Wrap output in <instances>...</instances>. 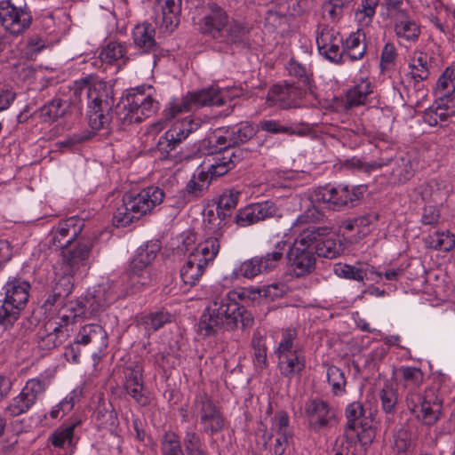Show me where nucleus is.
<instances>
[{"label":"nucleus","mask_w":455,"mask_h":455,"mask_svg":"<svg viewBox=\"0 0 455 455\" xmlns=\"http://www.w3.org/2000/svg\"><path fill=\"white\" fill-rule=\"evenodd\" d=\"M443 403L437 390L435 387H429L425 390L423 395H419V401L415 403V406L408 407V409L422 424L434 426L442 416Z\"/></svg>","instance_id":"6ab92c4d"},{"label":"nucleus","mask_w":455,"mask_h":455,"mask_svg":"<svg viewBox=\"0 0 455 455\" xmlns=\"http://www.w3.org/2000/svg\"><path fill=\"white\" fill-rule=\"evenodd\" d=\"M333 271L339 277L357 282H363L366 278L378 283L382 277V274L380 272H378L373 267L368 265L356 267L348 264L338 263L334 266Z\"/></svg>","instance_id":"c9c22d12"},{"label":"nucleus","mask_w":455,"mask_h":455,"mask_svg":"<svg viewBox=\"0 0 455 455\" xmlns=\"http://www.w3.org/2000/svg\"><path fill=\"white\" fill-rule=\"evenodd\" d=\"M394 24L395 36L404 42L415 43L421 34L419 22L411 17L408 10L389 17Z\"/></svg>","instance_id":"2f4dec72"},{"label":"nucleus","mask_w":455,"mask_h":455,"mask_svg":"<svg viewBox=\"0 0 455 455\" xmlns=\"http://www.w3.org/2000/svg\"><path fill=\"white\" fill-rule=\"evenodd\" d=\"M304 412L314 429L329 426L335 418L334 409L320 398L308 399L304 405Z\"/></svg>","instance_id":"c756f323"},{"label":"nucleus","mask_w":455,"mask_h":455,"mask_svg":"<svg viewBox=\"0 0 455 455\" xmlns=\"http://www.w3.org/2000/svg\"><path fill=\"white\" fill-rule=\"evenodd\" d=\"M187 455H208L204 437L193 427H187L182 438Z\"/></svg>","instance_id":"8fccbe9b"},{"label":"nucleus","mask_w":455,"mask_h":455,"mask_svg":"<svg viewBox=\"0 0 455 455\" xmlns=\"http://www.w3.org/2000/svg\"><path fill=\"white\" fill-rule=\"evenodd\" d=\"M199 30L220 43L234 44L248 47V33L246 27L232 20L227 12L217 5H211L210 11L199 22Z\"/></svg>","instance_id":"20e7f679"},{"label":"nucleus","mask_w":455,"mask_h":455,"mask_svg":"<svg viewBox=\"0 0 455 455\" xmlns=\"http://www.w3.org/2000/svg\"><path fill=\"white\" fill-rule=\"evenodd\" d=\"M381 410L389 415H394L397 411L398 389L392 383L387 381L379 392Z\"/></svg>","instance_id":"864d4df0"},{"label":"nucleus","mask_w":455,"mask_h":455,"mask_svg":"<svg viewBox=\"0 0 455 455\" xmlns=\"http://www.w3.org/2000/svg\"><path fill=\"white\" fill-rule=\"evenodd\" d=\"M434 63V57L422 51H415L410 59L409 83L412 84L414 92L411 93L409 98L414 99L417 106L427 97L428 90L426 88L424 81L428 79Z\"/></svg>","instance_id":"ddd939ff"},{"label":"nucleus","mask_w":455,"mask_h":455,"mask_svg":"<svg viewBox=\"0 0 455 455\" xmlns=\"http://www.w3.org/2000/svg\"><path fill=\"white\" fill-rule=\"evenodd\" d=\"M304 99L309 104L314 102V98L308 93V89L287 81L271 86L267 96V100L271 106L283 109L299 108L303 105Z\"/></svg>","instance_id":"f3484780"},{"label":"nucleus","mask_w":455,"mask_h":455,"mask_svg":"<svg viewBox=\"0 0 455 455\" xmlns=\"http://www.w3.org/2000/svg\"><path fill=\"white\" fill-rule=\"evenodd\" d=\"M79 394L76 390L68 393L58 404L53 406L49 411V416L52 419H57L68 413L74 408L75 403L79 400Z\"/></svg>","instance_id":"69168bd1"},{"label":"nucleus","mask_w":455,"mask_h":455,"mask_svg":"<svg viewBox=\"0 0 455 455\" xmlns=\"http://www.w3.org/2000/svg\"><path fill=\"white\" fill-rule=\"evenodd\" d=\"M251 347L253 348V363L254 365L260 370L267 368V347L266 344V338L260 334L259 331H255L251 338Z\"/></svg>","instance_id":"052dcab7"},{"label":"nucleus","mask_w":455,"mask_h":455,"mask_svg":"<svg viewBox=\"0 0 455 455\" xmlns=\"http://www.w3.org/2000/svg\"><path fill=\"white\" fill-rule=\"evenodd\" d=\"M364 35L360 30L352 32L341 45V59L348 58L351 61L362 60L366 52V44L363 42Z\"/></svg>","instance_id":"a19ab883"},{"label":"nucleus","mask_w":455,"mask_h":455,"mask_svg":"<svg viewBox=\"0 0 455 455\" xmlns=\"http://www.w3.org/2000/svg\"><path fill=\"white\" fill-rule=\"evenodd\" d=\"M287 246L286 241L278 242L272 251L267 252L261 257H253L236 266L233 269L231 276L235 279L240 277L251 279L260 274L275 269L283 259Z\"/></svg>","instance_id":"9b49d317"},{"label":"nucleus","mask_w":455,"mask_h":455,"mask_svg":"<svg viewBox=\"0 0 455 455\" xmlns=\"http://www.w3.org/2000/svg\"><path fill=\"white\" fill-rule=\"evenodd\" d=\"M259 127L262 131L272 134H288V135H307L310 129L308 126L299 127L297 125H283L276 120H262L259 123Z\"/></svg>","instance_id":"3c124183"},{"label":"nucleus","mask_w":455,"mask_h":455,"mask_svg":"<svg viewBox=\"0 0 455 455\" xmlns=\"http://www.w3.org/2000/svg\"><path fill=\"white\" fill-rule=\"evenodd\" d=\"M219 87L210 86L197 92H188L194 108H198L206 106H219L221 100L218 99Z\"/></svg>","instance_id":"5fc2aeb1"},{"label":"nucleus","mask_w":455,"mask_h":455,"mask_svg":"<svg viewBox=\"0 0 455 455\" xmlns=\"http://www.w3.org/2000/svg\"><path fill=\"white\" fill-rule=\"evenodd\" d=\"M155 36V28L148 22L135 26L132 31V39L136 47L144 53H153L154 57L156 56L159 49Z\"/></svg>","instance_id":"4c0bfd02"},{"label":"nucleus","mask_w":455,"mask_h":455,"mask_svg":"<svg viewBox=\"0 0 455 455\" xmlns=\"http://www.w3.org/2000/svg\"><path fill=\"white\" fill-rule=\"evenodd\" d=\"M372 92V85L368 78L361 79L346 93V108L364 105L368 96Z\"/></svg>","instance_id":"a18cd8bd"},{"label":"nucleus","mask_w":455,"mask_h":455,"mask_svg":"<svg viewBox=\"0 0 455 455\" xmlns=\"http://www.w3.org/2000/svg\"><path fill=\"white\" fill-rule=\"evenodd\" d=\"M74 96L76 100L82 102L87 100L88 106V124L92 132H84L81 134H75L72 141H66L67 144L81 143L89 140L100 130H108L113 119L112 108L114 98L112 92L105 84L99 83L92 84L87 78L76 81L74 84Z\"/></svg>","instance_id":"f03ea898"},{"label":"nucleus","mask_w":455,"mask_h":455,"mask_svg":"<svg viewBox=\"0 0 455 455\" xmlns=\"http://www.w3.org/2000/svg\"><path fill=\"white\" fill-rule=\"evenodd\" d=\"M366 188L363 186L327 184L315 191V199L326 204L329 210L335 212L345 211L355 207L363 198Z\"/></svg>","instance_id":"9d476101"},{"label":"nucleus","mask_w":455,"mask_h":455,"mask_svg":"<svg viewBox=\"0 0 455 455\" xmlns=\"http://www.w3.org/2000/svg\"><path fill=\"white\" fill-rule=\"evenodd\" d=\"M202 123V119L190 116L175 122L159 138L157 142V150L160 153L159 158L161 160H169L174 164L181 162L185 156L182 152L176 149L190 134L201 127Z\"/></svg>","instance_id":"1a4fd4ad"},{"label":"nucleus","mask_w":455,"mask_h":455,"mask_svg":"<svg viewBox=\"0 0 455 455\" xmlns=\"http://www.w3.org/2000/svg\"><path fill=\"white\" fill-rule=\"evenodd\" d=\"M92 246L93 239L87 235L81 236L74 245L70 244L60 249V268L76 274L87 261Z\"/></svg>","instance_id":"412c9836"},{"label":"nucleus","mask_w":455,"mask_h":455,"mask_svg":"<svg viewBox=\"0 0 455 455\" xmlns=\"http://www.w3.org/2000/svg\"><path fill=\"white\" fill-rule=\"evenodd\" d=\"M343 37L335 28L320 25L316 30V44L318 52L331 62L341 61V45Z\"/></svg>","instance_id":"393cba45"},{"label":"nucleus","mask_w":455,"mask_h":455,"mask_svg":"<svg viewBox=\"0 0 455 455\" xmlns=\"http://www.w3.org/2000/svg\"><path fill=\"white\" fill-rule=\"evenodd\" d=\"M385 162L388 163L387 164H389L392 162V160L389 159ZM393 162L394 166L390 173L391 180L393 182L403 184L413 177L415 173V169L413 166V163L409 157L396 158L393 160Z\"/></svg>","instance_id":"09e8293b"},{"label":"nucleus","mask_w":455,"mask_h":455,"mask_svg":"<svg viewBox=\"0 0 455 455\" xmlns=\"http://www.w3.org/2000/svg\"><path fill=\"white\" fill-rule=\"evenodd\" d=\"M172 315L165 309L151 312L141 317L140 323L146 331L155 332L163 328L166 323H171Z\"/></svg>","instance_id":"6e6d98bb"},{"label":"nucleus","mask_w":455,"mask_h":455,"mask_svg":"<svg viewBox=\"0 0 455 455\" xmlns=\"http://www.w3.org/2000/svg\"><path fill=\"white\" fill-rule=\"evenodd\" d=\"M124 388L125 392L141 407L150 403L149 395L145 391L143 367L138 363H131L124 369Z\"/></svg>","instance_id":"b1692460"},{"label":"nucleus","mask_w":455,"mask_h":455,"mask_svg":"<svg viewBox=\"0 0 455 455\" xmlns=\"http://www.w3.org/2000/svg\"><path fill=\"white\" fill-rule=\"evenodd\" d=\"M427 247L450 251L455 247V235L449 231H435L426 238Z\"/></svg>","instance_id":"4d7b16f0"},{"label":"nucleus","mask_w":455,"mask_h":455,"mask_svg":"<svg viewBox=\"0 0 455 455\" xmlns=\"http://www.w3.org/2000/svg\"><path fill=\"white\" fill-rule=\"evenodd\" d=\"M161 9V14L156 16L157 26L167 31H172L180 23L181 0H156Z\"/></svg>","instance_id":"f704fd0d"},{"label":"nucleus","mask_w":455,"mask_h":455,"mask_svg":"<svg viewBox=\"0 0 455 455\" xmlns=\"http://www.w3.org/2000/svg\"><path fill=\"white\" fill-rule=\"evenodd\" d=\"M159 108L158 101L144 88L132 89L125 97L116 104L114 114L122 125L140 123L152 116Z\"/></svg>","instance_id":"0eeeda50"},{"label":"nucleus","mask_w":455,"mask_h":455,"mask_svg":"<svg viewBox=\"0 0 455 455\" xmlns=\"http://www.w3.org/2000/svg\"><path fill=\"white\" fill-rule=\"evenodd\" d=\"M379 4V0H362L355 12L356 22L362 27L370 26Z\"/></svg>","instance_id":"bf43d9fd"},{"label":"nucleus","mask_w":455,"mask_h":455,"mask_svg":"<svg viewBox=\"0 0 455 455\" xmlns=\"http://www.w3.org/2000/svg\"><path fill=\"white\" fill-rule=\"evenodd\" d=\"M434 94L439 102L446 100V102L455 103V69L453 68H446L438 77Z\"/></svg>","instance_id":"58836bf2"},{"label":"nucleus","mask_w":455,"mask_h":455,"mask_svg":"<svg viewBox=\"0 0 455 455\" xmlns=\"http://www.w3.org/2000/svg\"><path fill=\"white\" fill-rule=\"evenodd\" d=\"M76 340L82 346L88 347L93 357H100L108 346V336L105 329L95 323L82 326L76 336Z\"/></svg>","instance_id":"a878e982"},{"label":"nucleus","mask_w":455,"mask_h":455,"mask_svg":"<svg viewBox=\"0 0 455 455\" xmlns=\"http://www.w3.org/2000/svg\"><path fill=\"white\" fill-rule=\"evenodd\" d=\"M325 219L323 212L313 206L306 212L299 215L293 222L291 228L294 232H299L294 243L286 252L287 264L296 277H303L311 274L315 269L317 249L314 245L316 243L317 231L299 229L304 224L323 222Z\"/></svg>","instance_id":"7ed1b4c3"},{"label":"nucleus","mask_w":455,"mask_h":455,"mask_svg":"<svg viewBox=\"0 0 455 455\" xmlns=\"http://www.w3.org/2000/svg\"><path fill=\"white\" fill-rule=\"evenodd\" d=\"M74 275L75 273L60 268L55 273L54 285L52 290L57 292L59 297L66 299L73 290Z\"/></svg>","instance_id":"e2e57ef3"},{"label":"nucleus","mask_w":455,"mask_h":455,"mask_svg":"<svg viewBox=\"0 0 455 455\" xmlns=\"http://www.w3.org/2000/svg\"><path fill=\"white\" fill-rule=\"evenodd\" d=\"M243 157V151L241 148L225 146L219 148L215 152L214 161L232 168L235 166Z\"/></svg>","instance_id":"0e129e2a"},{"label":"nucleus","mask_w":455,"mask_h":455,"mask_svg":"<svg viewBox=\"0 0 455 455\" xmlns=\"http://www.w3.org/2000/svg\"><path fill=\"white\" fill-rule=\"evenodd\" d=\"M277 212L276 205L270 201L251 204L238 211L235 222L243 228L272 218Z\"/></svg>","instance_id":"cd10ccee"},{"label":"nucleus","mask_w":455,"mask_h":455,"mask_svg":"<svg viewBox=\"0 0 455 455\" xmlns=\"http://www.w3.org/2000/svg\"><path fill=\"white\" fill-rule=\"evenodd\" d=\"M307 230L317 231V236L315 237L316 243H314L317 249L318 257H323L327 259H336L340 256L344 251V244L339 239L326 238L323 239V236L327 235L331 228L326 226H315L310 225L306 228Z\"/></svg>","instance_id":"473e14b6"},{"label":"nucleus","mask_w":455,"mask_h":455,"mask_svg":"<svg viewBox=\"0 0 455 455\" xmlns=\"http://www.w3.org/2000/svg\"><path fill=\"white\" fill-rule=\"evenodd\" d=\"M31 284L21 277L10 276L3 286V299L25 308L28 302Z\"/></svg>","instance_id":"72a5a7b5"},{"label":"nucleus","mask_w":455,"mask_h":455,"mask_svg":"<svg viewBox=\"0 0 455 455\" xmlns=\"http://www.w3.org/2000/svg\"><path fill=\"white\" fill-rule=\"evenodd\" d=\"M81 421L76 420L69 424H62L50 435L49 440L56 448H64L75 446L76 428Z\"/></svg>","instance_id":"49530a36"},{"label":"nucleus","mask_w":455,"mask_h":455,"mask_svg":"<svg viewBox=\"0 0 455 455\" xmlns=\"http://www.w3.org/2000/svg\"><path fill=\"white\" fill-rule=\"evenodd\" d=\"M220 132L229 134V144L233 148L246 143L255 134V129L248 122H241L232 126H223L218 129Z\"/></svg>","instance_id":"37998d69"},{"label":"nucleus","mask_w":455,"mask_h":455,"mask_svg":"<svg viewBox=\"0 0 455 455\" xmlns=\"http://www.w3.org/2000/svg\"><path fill=\"white\" fill-rule=\"evenodd\" d=\"M453 116H455V103L446 102V100L439 102V100L435 99L433 105L425 110L423 119L428 125L436 126Z\"/></svg>","instance_id":"ea45409f"},{"label":"nucleus","mask_w":455,"mask_h":455,"mask_svg":"<svg viewBox=\"0 0 455 455\" xmlns=\"http://www.w3.org/2000/svg\"><path fill=\"white\" fill-rule=\"evenodd\" d=\"M74 101L54 98L40 108V116L44 122H54L59 118L66 116L73 109L80 111L78 101L74 97Z\"/></svg>","instance_id":"e433bc0d"},{"label":"nucleus","mask_w":455,"mask_h":455,"mask_svg":"<svg viewBox=\"0 0 455 455\" xmlns=\"http://www.w3.org/2000/svg\"><path fill=\"white\" fill-rule=\"evenodd\" d=\"M0 23L12 35H20L32 23V15L27 8L15 6L11 0L0 2Z\"/></svg>","instance_id":"aec40b11"},{"label":"nucleus","mask_w":455,"mask_h":455,"mask_svg":"<svg viewBox=\"0 0 455 455\" xmlns=\"http://www.w3.org/2000/svg\"><path fill=\"white\" fill-rule=\"evenodd\" d=\"M208 267L199 259L188 254V259L180 271V279L189 288L196 285Z\"/></svg>","instance_id":"c03bdc74"},{"label":"nucleus","mask_w":455,"mask_h":455,"mask_svg":"<svg viewBox=\"0 0 455 455\" xmlns=\"http://www.w3.org/2000/svg\"><path fill=\"white\" fill-rule=\"evenodd\" d=\"M84 228V220L78 216H72L59 221L49 234V247L60 251L68 245L78 241Z\"/></svg>","instance_id":"a211bd4d"},{"label":"nucleus","mask_w":455,"mask_h":455,"mask_svg":"<svg viewBox=\"0 0 455 455\" xmlns=\"http://www.w3.org/2000/svg\"><path fill=\"white\" fill-rule=\"evenodd\" d=\"M192 409L199 418L203 433L212 437L224 430L226 425L224 415L207 393L202 392L196 395Z\"/></svg>","instance_id":"f8f14e48"},{"label":"nucleus","mask_w":455,"mask_h":455,"mask_svg":"<svg viewBox=\"0 0 455 455\" xmlns=\"http://www.w3.org/2000/svg\"><path fill=\"white\" fill-rule=\"evenodd\" d=\"M72 309L73 307L65 305L56 315L44 320L36 332L37 347L41 350H52L70 337L76 314L68 315L67 312Z\"/></svg>","instance_id":"6e6552de"},{"label":"nucleus","mask_w":455,"mask_h":455,"mask_svg":"<svg viewBox=\"0 0 455 455\" xmlns=\"http://www.w3.org/2000/svg\"><path fill=\"white\" fill-rule=\"evenodd\" d=\"M161 455H185L180 438L173 431H166L160 439Z\"/></svg>","instance_id":"680f3d73"},{"label":"nucleus","mask_w":455,"mask_h":455,"mask_svg":"<svg viewBox=\"0 0 455 455\" xmlns=\"http://www.w3.org/2000/svg\"><path fill=\"white\" fill-rule=\"evenodd\" d=\"M115 299L116 295L108 284H100L93 287L92 290H88L86 296L80 302V312L76 314V315L84 314L87 310L92 315H96L105 310Z\"/></svg>","instance_id":"c85d7f7f"},{"label":"nucleus","mask_w":455,"mask_h":455,"mask_svg":"<svg viewBox=\"0 0 455 455\" xmlns=\"http://www.w3.org/2000/svg\"><path fill=\"white\" fill-rule=\"evenodd\" d=\"M165 193L159 187L149 186L139 192L125 193L123 204L114 213V221L117 227H126L134 220L150 213L157 205L161 204Z\"/></svg>","instance_id":"39448f33"},{"label":"nucleus","mask_w":455,"mask_h":455,"mask_svg":"<svg viewBox=\"0 0 455 455\" xmlns=\"http://www.w3.org/2000/svg\"><path fill=\"white\" fill-rule=\"evenodd\" d=\"M327 381L334 395H342L346 389V378L344 372L337 366L331 365L327 369Z\"/></svg>","instance_id":"338daca9"},{"label":"nucleus","mask_w":455,"mask_h":455,"mask_svg":"<svg viewBox=\"0 0 455 455\" xmlns=\"http://www.w3.org/2000/svg\"><path fill=\"white\" fill-rule=\"evenodd\" d=\"M160 249L159 241H150L138 248L128 270V277L132 286H145L150 283L149 265Z\"/></svg>","instance_id":"dca6fc26"},{"label":"nucleus","mask_w":455,"mask_h":455,"mask_svg":"<svg viewBox=\"0 0 455 455\" xmlns=\"http://www.w3.org/2000/svg\"><path fill=\"white\" fill-rule=\"evenodd\" d=\"M224 233L225 223L220 227H215L214 223H211V226L206 228L205 239L199 243L189 254L199 259L206 266H209L213 262L220 251V242L224 237Z\"/></svg>","instance_id":"5701e85b"},{"label":"nucleus","mask_w":455,"mask_h":455,"mask_svg":"<svg viewBox=\"0 0 455 455\" xmlns=\"http://www.w3.org/2000/svg\"><path fill=\"white\" fill-rule=\"evenodd\" d=\"M241 295L230 291L225 296L214 298L202 313L197 323V333L203 337H211L220 331H234L241 323L242 329L251 328L254 318L243 306L237 301Z\"/></svg>","instance_id":"f257e3e1"},{"label":"nucleus","mask_w":455,"mask_h":455,"mask_svg":"<svg viewBox=\"0 0 455 455\" xmlns=\"http://www.w3.org/2000/svg\"><path fill=\"white\" fill-rule=\"evenodd\" d=\"M194 108L189 94L181 99H174L169 102L168 107L164 110V116L167 120L174 118L178 114L189 112Z\"/></svg>","instance_id":"774afa93"},{"label":"nucleus","mask_w":455,"mask_h":455,"mask_svg":"<svg viewBox=\"0 0 455 455\" xmlns=\"http://www.w3.org/2000/svg\"><path fill=\"white\" fill-rule=\"evenodd\" d=\"M398 372L401 374L400 385L405 392L407 407H414L415 403L419 401L424 373L419 368L405 365L401 366Z\"/></svg>","instance_id":"bb28decb"},{"label":"nucleus","mask_w":455,"mask_h":455,"mask_svg":"<svg viewBox=\"0 0 455 455\" xmlns=\"http://www.w3.org/2000/svg\"><path fill=\"white\" fill-rule=\"evenodd\" d=\"M95 419L99 427L102 429L113 431L118 426L117 413L111 404L98 406L95 411Z\"/></svg>","instance_id":"13d9d810"},{"label":"nucleus","mask_w":455,"mask_h":455,"mask_svg":"<svg viewBox=\"0 0 455 455\" xmlns=\"http://www.w3.org/2000/svg\"><path fill=\"white\" fill-rule=\"evenodd\" d=\"M211 184L209 173L204 171H200L198 173H194L189 181L187 183L183 190L179 191L176 196L175 206L177 208H183L188 203L197 199L203 196Z\"/></svg>","instance_id":"7c9ffc66"},{"label":"nucleus","mask_w":455,"mask_h":455,"mask_svg":"<svg viewBox=\"0 0 455 455\" xmlns=\"http://www.w3.org/2000/svg\"><path fill=\"white\" fill-rule=\"evenodd\" d=\"M286 68L290 76L298 79V83L301 84V87L308 89V93L314 98V102H310V105L315 108L318 107L321 104V99L315 92L316 87L310 82L306 67L292 59L288 62Z\"/></svg>","instance_id":"79ce46f5"},{"label":"nucleus","mask_w":455,"mask_h":455,"mask_svg":"<svg viewBox=\"0 0 455 455\" xmlns=\"http://www.w3.org/2000/svg\"><path fill=\"white\" fill-rule=\"evenodd\" d=\"M240 193L234 190L223 192L220 196L217 205V216L219 222L215 227H220L225 223L227 227V219L231 217L233 210L236 207Z\"/></svg>","instance_id":"de8ad7c7"},{"label":"nucleus","mask_w":455,"mask_h":455,"mask_svg":"<svg viewBox=\"0 0 455 455\" xmlns=\"http://www.w3.org/2000/svg\"><path fill=\"white\" fill-rule=\"evenodd\" d=\"M50 385L47 378H33L27 380L20 394L14 396L4 409L10 417H18L27 413L44 395Z\"/></svg>","instance_id":"2eb2a0df"},{"label":"nucleus","mask_w":455,"mask_h":455,"mask_svg":"<svg viewBox=\"0 0 455 455\" xmlns=\"http://www.w3.org/2000/svg\"><path fill=\"white\" fill-rule=\"evenodd\" d=\"M280 374L287 379L299 376L306 367L303 347L299 343V331L294 327L283 328L274 350Z\"/></svg>","instance_id":"423d86ee"},{"label":"nucleus","mask_w":455,"mask_h":455,"mask_svg":"<svg viewBox=\"0 0 455 455\" xmlns=\"http://www.w3.org/2000/svg\"><path fill=\"white\" fill-rule=\"evenodd\" d=\"M24 309L16 304L10 303L9 300L0 299V328L4 331L12 329Z\"/></svg>","instance_id":"603ef678"},{"label":"nucleus","mask_w":455,"mask_h":455,"mask_svg":"<svg viewBox=\"0 0 455 455\" xmlns=\"http://www.w3.org/2000/svg\"><path fill=\"white\" fill-rule=\"evenodd\" d=\"M363 407L358 402L349 403L346 408V417L347 419V427L343 435L346 438L347 446H351L356 437L363 444L371 443L372 431L366 432V424L363 423Z\"/></svg>","instance_id":"4be33fe9"},{"label":"nucleus","mask_w":455,"mask_h":455,"mask_svg":"<svg viewBox=\"0 0 455 455\" xmlns=\"http://www.w3.org/2000/svg\"><path fill=\"white\" fill-rule=\"evenodd\" d=\"M50 385L47 378H33L27 380L20 394L14 396L4 409L10 417H18L27 413L44 395Z\"/></svg>","instance_id":"4468645a"}]
</instances>
